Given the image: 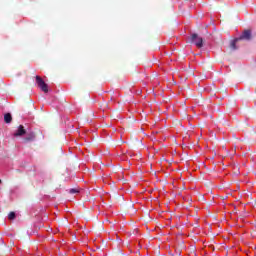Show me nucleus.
<instances>
[{
    "mask_svg": "<svg viewBox=\"0 0 256 256\" xmlns=\"http://www.w3.org/2000/svg\"><path fill=\"white\" fill-rule=\"evenodd\" d=\"M191 43L196 45L198 49H201L203 47V38L201 36H198L197 34H192L191 35Z\"/></svg>",
    "mask_w": 256,
    "mask_h": 256,
    "instance_id": "1",
    "label": "nucleus"
},
{
    "mask_svg": "<svg viewBox=\"0 0 256 256\" xmlns=\"http://www.w3.org/2000/svg\"><path fill=\"white\" fill-rule=\"evenodd\" d=\"M36 83L38 87L41 89V91H43L44 93L49 92V86L45 83V81H43L41 77L36 76Z\"/></svg>",
    "mask_w": 256,
    "mask_h": 256,
    "instance_id": "2",
    "label": "nucleus"
},
{
    "mask_svg": "<svg viewBox=\"0 0 256 256\" xmlns=\"http://www.w3.org/2000/svg\"><path fill=\"white\" fill-rule=\"evenodd\" d=\"M240 41H251V31L245 30L242 35L238 38Z\"/></svg>",
    "mask_w": 256,
    "mask_h": 256,
    "instance_id": "3",
    "label": "nucleus"
},
{
    "mask_svg": "<svg viewBox=\"0 0 256 256\" xmlns=\"http://www.w3.org/2000/svg\"><path fill=\"white\" fill-rule=\"evenodd\" d=\"M26 133L27 131H25L23 125H20L18 129L14 132V137H23V135H25Z\"/></svg>",
    "mask_w": 256,
    "mask_h": 256,
    "instance_id": "4",
    "label": "nucleus"
},
{
    "mask_svg": "<svg viewBox=\"0 0 256 256\" xmlns=\"http://www.w3.org/2000/svg\"><path fill=\"white\" fill-rule=\"evenodd\" d=\"M35 133L29 132L26 134V137L24 138V143H29L30 141H33L35 139Z\"/></svg>",
    "mask_w": 256,
    "mask_h": 256,
    "instance_id": "5",
    "label": "nucleus"
},
{
    "mask_svg": "<svg viewBox=\"0 0 256 256\" xmlns=\"http://www.w3.org/2000/svg\"><path fill=\"white\" fill-rule=\"evenodd\" d=\"M240 41L239 38L234 39L231 43H230V47L232 49V51H235L237 49V42Z\"/></svg>",
    "mask_w": 256,
    "mask_h": 256,
    "instance_id": "6",
    "label": "nucleus"
},
{
    "mask_svg": "<svg viewBox=\"0 0 256 256\" xmlns=\"http://www.w3.org/2000/svg\"><path fill=\"white\" fill-rule=\"evenodd\" d=\"M4 121L5 123H11V121H13V117L11 116L10 113H7L4 115Z\"/></svg>",
    "mask_w": 256,
    "mask_h": 256,
    "instance_id": "7",
    "label": "nucleus"
},
{
    "mask_svg": "<svg viewBox=\"0 0 256 256\" xmlns=\"http://www.w3.org/2000/svg\"><path fill=\"white\" fill-rule=\"evenodd\" d=\"M69 193H71V195H75V193H79V189L72 188V189L69 190Z\"/></svg>",
    "mask_w": 256,
    "mask_h": 256,
    "instance_id": "8",
    "label": "nucleus"
},
{
    "mask_svg": "<svg viewBox=\"0 0 256 256\" xmlns=\"http://www.w3.org/2000/svg\"><path fill=\"white\" fill-rule=\"evenodd\" d=\"M8 219L13 221V219H15V212H10L9 215H8Z\"/></svg>",
    "mask_w": 256,
    "mask_h": 256,
    "instance_id": "9",
    "label": "nucleus"
},
{
    "mask_svg": "<svg viewBox=\"0 0 256 256\" xmlns=\"http://www.w3.org/2000/svg\"><path fill=\"white\" fill-rule=\"evenodd\" d=\"M0 183H1V180H0Z\"/></svg>",
    "mask_w": 256,
    "mask_h": 256,
    "instance_id": "10",
    "label": "nucleus"
}]
</instances>
